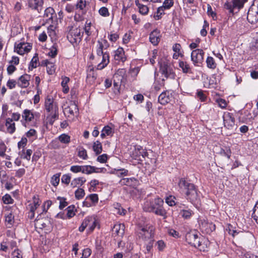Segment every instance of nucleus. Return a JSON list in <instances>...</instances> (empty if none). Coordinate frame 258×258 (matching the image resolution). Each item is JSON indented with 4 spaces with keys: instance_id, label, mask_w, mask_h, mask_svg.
Wrapping results in <instances>:
<instances>
[{
    "instance_id": "obj_1",
    "label": "nucleus",
    "mask_w": 258,
    "mask_h": 258,
    "mask_svg": "<svg viewBox=\"0 0 258 258\" xmlns=\"http://www.w3.org/2000/svg\"><path fill=\"white\" fill-rule=\"evenodd\" d=\"M178 185L180 188L185 190V198L191 203L194 204L200 200V193L194 184L187 182L184 178H181Z\"/></svg>"
},
{
    "instance_id": "obj_2",
    "label": "nucleus",
    "mask_w": 258,
    "mask_h": 258,
    "mask_svg": "<svg viewBox=\"0 0 258 258\" xmlns=\"http://www.w3.org/2000/svg\"><path fill=\"white\" fill-rule=\"evenodd\" d=\"M163 200L159 198L147 200L144 204L143 209L146 212H152L165 218L166 212L163 207Z\"/></svg>"
},
{
    "instance_id": "obj_3",
    "label": "nucleus",
    "mask_w": 258,
    "mask_h": 258,
    "mask_svg": "<svg viewBox=\"0 0 258 258\" xmlns=\"http://www.w3.org/2000/svg\"><path fill=\"white\" fill-rule=\"evenodd\" d=\"M109 44L105 39L97 41L96 46V53L98 56H102V60L97 66V69L101 70L105 68L109 62V55L107 52L103 50L109 47Z\"/></svg>"
},
{
    "instance_id": "obj_4",
    "label": "nucleus",
    "mask_w": 258,
    "mask_h": 258,
    "mask_svg": "<svg viewBox=\"0 0 258 258\" xmlns=\"http://www.w3.org/2000/svg\"><path fill=\"white\" fill-rule=\"evenodd\" d=\"M44 107L46 111L49 113L50 123L53 124L55 119L58 118V106L57 103L51 96H47L45 100Z\"/></svg>"
},
{
    "instance_id": "obj_5",
    "label": "nucleus",
    "mask_w": 258,
    "mask_h": 258,
    "mask_svg": "<svg viewBox=\"0 0 258 258\" xmlns=\"http://www.w3.org/2000/svg\"><path fill=\"white\" fill-rule=\"evenodd\" d=\"M83 33L80 28L72 27L69 31L67 38L72 44L79 43L83 36Z\"/></svg>"
},
{
    "instance_id": "obj_6",
    "label": "nucleus",
    "mask_w": 258,
    "mask_h": 258,
    "mask_svg": "<svg viewBox=\"0 0 258 258\" xmlns=\"http://www.w3.org/2000/svg\"><path fill=\"white\" fill-rule=\"evenodd\" d=\"M247 19L251 24L258 23V1L250 6L247 12Z\"/></svg>"
},
{
    "instance_id": "obj_7",
    "label": "nucleus",
    "mask_w": 258,
    "mask_h": 258,
    "mask_svg": "<svg viewBox=\"0 0 258 258\" xmlns=\"http://www.w3.org/2000/svg\"><path fill=\"white\" fill-rule=\"evenodd\" d=\"M160 64V71L166 79H173L174 74L168 62L163 60L159 62Z\"/></svg>"
},
{
    "instance_id": "obj_8",
    "label": "nucleus",
    "mask_w": 258,
    "mask_h": 258,
    "mask_svg": "<svg viewBox=\"0 0 258 258\" xmlns=\"http://www.w3.org/2000/svg\"><path fill=\"white\" fill-rule=\"evenodd\" d=\"M204 52L202 49L194 50L191 53V60L195 66H199L204 60Z\"/></svg>"
},
{
    "instance_id": "obj_9",
    "label": "nucleus",
    "mask_w": 258,
    "mask_h": 258,
    "mask_svg": "<svg viewBox=\"0 0 258 258\" xmlns=\"http://www.w3.org/2000/svg\"><path fill=\"white\" fill-rule=\"evenodd\" d=\"M200 238L199 232L195 230L189 231L185 235L186 241L188 244L194 247L197 246V243Z\"/></svg>"
},
{
    "instance_id": "obj_10",
    "label": "nucleus",
    "mask_w": 258,
    "mask_h": 258,
    "mask_svg": "<svg viewBox=\"0 0 258 258\" xmlns=\"http://www.w3.org/2000/svg\"><path fill=\"white\" fill-rule=\"evenodd\" d=\"M32 48V46L28 43L24 42H16L15 44V51L20 55L28 53Z\"/></svg>"
},
{
    "instance_id": "obj_11",
    "label": "nucleus",
    "mask_w": 258,
    "mask_h": 258,
    "mask_svg": "<svg viewBox=\"0 0 258 258\" xmlns=\"http://www.w3.org/2000/svg\"><path fill=\"white\" fill-rule=\"evenodd\" d=\"M246 1L247 0H233L231 2L226 3L224 8L228 10L230 13H233L235 9L239 10L242 8Z\"/></svg>"
},
{
    "instance_id": "obj_12",
    "label": "nucleus",
    "mask_w": 258,
    "mask_h": 258,
    "mask_svg": "<svg viewBox=\"0 0 258 258\" xmlns=\"http://www.w3.org/2000/svg\"><path fill=\"white\" fill-rule=\"evenodd\" d=\"M224 126L228 129L232 128L235 124V119L232 114L228 112H225L223 115Z\"/></svg>"
},
{
    "instance_id": "obj_13",
    "label": "nucleus",
    "mask_w": 258,
    "mask_h": 258,
    "mask_svg": "<svg viewBox=\"0 0 258 258\" xmlns=\"http://www.w3.org/2000/svg\"><path fill=\"white\" fill-rule=\"evenodd\" d=\"M79 111L77 105L75 102H71L70 105L63 109V113L68 118H71L75 115Z\"/></svg>"
},
{
    "instance_id": "obj_14",
    "label": "nucleus",
    "mask_w": 258,
    "mask_h": 258,
    "mask_svg": "<svg viewBox=\"0 0 258 258\" xmlns=\"http://www.w3.org/2000/svg\"><path fill=\"white\" fill-rule=\"evenodd\" d=\"M43 0H28V6L32 10L37 11L40 13L42 11Z\"/></svg>"
},
{
    "instance_id": "obj_15",
    "label": "nucleus",
    "mask_w": 258,
    "mask_h": 258,
    "mask_svg": "<svg viewBox=\"0 0 258 258\" xmlns=\"http://www.w3.org/2000/svg\"><path fill=\"white\" fill-rule=\"evenodd\" d=\"M200 225L201 229L207 233H210L215 230V225L212 222H208L205 219L200 221Z\"/></svg>"
},
{
    "instance_id": "obj_16",
    "label": "nucleus",
    "mask_w": 258,
    "mask_h": 258,
    "mask_svg": "<svg viewBox=\"0 0 258 258\" xmlns=\"http://www.w3.org/2000/svg\"><path fill=\"white\" fill-rule=\"evenodd\" d=\"M35 226L40 229L46 228L47 231H50L51 228L50 221L47 219H36Z\"/></svg>"
},
{
    "instance_id": "obj_17",
    "label": "nucleus",
    "mask_w": 258,
    "mask_h": 258,
    "mask_svg": "<svg viewBox=\"0 0 258 258\" xmlns=\"http://www.w3.org/2000/svg\"><path fill=\"white\" fill-rule=\"evenodd\" d=\"M120 182L121 184H124L134 188H136L139 185V181L134 177L123 178Z\"/></svg>"
},
{
    "instance_id": "obj_18",
    "label": "nucleus",
    "mask_w": 258,
    "mask_h": 258,
    "mask_svg": "<svg viewBox=\"0 0 258 258\" xmlns=\"http://www.w3.org/2000/svg\"><path fill=\"white\" fill-rule=\"evenodd\" d=\"M153 227L147 226L143 227L141 229L139 233L140 236H141L143 239L145 240L149 239L151 238L152 235Z\"/></svg>"
},
{
    "instance_id": "obj_19",
    "label": "nucleus",
    "mask_w": 258,
    "mask_h": 258,
    "mask_svg": "<svg viewBox=\"0 0 258 258\" xmlns=\"http://www.w3.org/2000/svg\"><path fill=\"white\" fill-rule=\"evenodd\" d=\"M134 154L135 159L142 160L140 157L142 156L143 158H145L148 155V152L145 149H144L142 147L140 146H136L135 149Z\"/></svg>"
},
{
    "instance_id": "obj_20",
    "label": "nucleus",
    "mask_w": 258,
    "mask_h": 258,
    "mask_svg": "<svg viewBox=\"0 0 258 258\" xmlns=\"http://www.w3.org/2000/svg\"><path fill=\"white\" fill-rule=\"evenodd\" d=\"M31 76L27 74L21 76L18 79L17 84L21 88H27L29 85Z\"/></svg>"
},
{
    "instance_id": "obj_21",
    "label": "nucleus",
    "mask_w": 258,
    "mask_h": 258,
    "mask_svg": "<svg viewBox=\"0 0 258 258\" xmlns=\"http://www.w3.org/2000/svg\"><path fill=\"white\" fill-rule=\"evenodd\" d=\"M150 42L154 45H156L158 44L160 40V31L157 29L153 30L149 36Z\"/></svg>"
},
{
    "instance_id": "obj_22",
    "label": "nucleus",
    "mask_w": 258,
    "mask_h": 258,
    "mask_svg": "<svg viewBox=\"0 0 258 258\" xmlns=\"http://www.w3.org/2000/svg\"><path fill=\"white\" fill-rule=\"evenodd\" d=\"M171 98L172 96H170L169 92L165 91L159 96L158 101L160 104L165 105L171 101Z\"/></svg>"
},
{
    "instance_id": "obj_23",
    "label": "nucleus",
    "mask_w": 258,
    "mask_h": 258,
    "mask_svg": "<svg viewBox=\"0 0 258 258\" xmlns=\"http://www.w3.org/2000/svg\"><path fill=\"white\" fill-rule=\"evenodd\" d=\"M114 59L118 62H124L126 60L124 51L122 48H118L114 52Z\"/></svg>"
},
{
    "instance_id": "obj_24",
    "label": "nucleus",
    "mask_w": 258,
    "mask_h": 258,
    "mask_svg": "<svg viewBox=\"0 0 258 258\" xmlns=\"http://www.w3.org/2000/svg\"><path fill=\"white\" fill-rule=\"evenodd\" d=\"M209 244L210 242L207 239L200 238L197 243V246L195 247L198 248L200 251H205L207 250Z\"/></svg>"
},
{
    "instance_id": "obj_25",
    "label": "nucleus",
    "mask_w": 258,
    "mask_h": 258,
    "mask_svg": "<svg viewBox=\"0 0 258 258\" xmlns=\"http://www.w3.org/2000/svg\"><path fill=\"white\" fill-rule=\"evenodd\" d=\"M83 221H86V227H88V229L90 232L93 231L96 226V220L92 216L86 217Z\"/></svg>"
},
{
    "instance_id": "obj_26",
    "label": "nucleus",
    "mask_w": 258,
    "mask_h": 258,
    "mask_svg": "<svg viewBox=\"0 0 258 258\" xmlns=\"http://www.w3.org/2000/svg\"><path fill=\"white\" fill-rule=\"evenodd\" d=\"M40 204V201L39 199L34 196L33 199V202L30 203L27 206V209L30 212H35V210L38 208Z\"/></svg>"
},
{
    "instance_id": "obj_27",
    "label": "nucleus",
    "mask_w": 258,
    "mask_h": 258,
    "mask_svg": "<svg viewBox=\"0 0 258 258\" xmlns=\"http://www.w3.org/2000/svg\"><path fill=\"white\" fill-rule=\"evenodd\" d=\"M97 168L91 165H82V173L86 174H90L92 173H98L99 171L96 170Z\"/></svg>"
},
{
    "instance_id": "obj_28",
    "label": "nucleus",
    "mask_w": 258,
    "mask_h": 258,
    "mask_svg": "<svg viewBox=\"0 0 258 258\" xmlns=\"http://www.w3.org/2000/svg\"><path fill=\"white\" fill-rule=\"evenodd\" d=\"M89 6V2L86 0H78L76 7L77 9H79L82 11L86 12L88 6Z\"/></svg>"
},
{
    "instance_id": "obj_29",
    "label": "nucleus",
    "mask_w": 258,
    "mask_h": 258,
    "mask_svg": "<svg viewBox=\"0 0 258 258\" xmlns=\"http://www.w3.org/2000/svg\"><path fill=\"white\" fill-rule=\"evenodd\" d=\"M5 125L7 127L8 133L12 134L15 132V123L12 121L10 118H8L6 119Z\"/></svg>"
},
{
    "instance_id": "obj_30",
    "label": "nucleus",
    "mask_w": 258,
    "mask_h": 258,
    "mask_svg": "<svg viewBox=\"0 0 258 258\" xmlns=\"http://www.w3.org/2000/svg\"><path fill=\"white\" fill-rule=\"evenodd\" d=\"M86 181V179L83 177L75 178L72 180L70 185L73 188L76 187L79 185L82 186Z\"/></svg>"
},
{
    "instance_id": "obj_31",
    "label": "nucleus",
    "mask_w": 258,
    "mask_h": 258,
    "mask_svg": "<svg viewBox=\"0 0 258 258\" xmlns=\"http://www.w3.org/2000/svg\"><path fill=\"white\" fill-rule=\"evenodd\" d=\"M125 226L123 224H118L114 226L113 231L118 235L122 236L124 233Z\"/></svg>"
},
{
    "instance_id": "obj_32",
    "label": "nucleus",
    "mask_w": 258,
    "mask_h": 258,
    "mask_svg": "<svg viewBox=\"0 0 258 258\" xmlns=\"http://www.w3.org/2000/svg\"><path fill=\"white\" fill-rule=\"evenodd\" d=\"M34 114L31 110L25 109L22 114V118L26 122L31 121L34 118Z\"/></svg>"
},
{
    "instance_id": "obj_33",
    "label": "nucleus",
    "mask_w": 258,
    "mask_h": 258,
    "mask_svg": "<svg viewBox=\"0 0 258 258\" xmlns=\"http://www.w3.org/2000/svg\"><path fill=\"white\" fill-rule=\"evenodd\" d=\"M113 134V132L112 129L108 125L105 126L103 127L101 131V133L100 135L102 139L105 138L107 136H112Z\"/></svg>"
},
{
    "instance_id": "obj_34",
    "label": "nucleus",
    "mask_w": 258,
    "mask_h": 258,
    "mask_svg": "<svg viewBox=\"0 0 258 258\" xmlns=\"http://www.w3.org/2000/svg\"><path fill=\"white\" fill-rule=\"evenodd\" d=\"M54 14V10L51 7L45 9L44 14V17L47 18V20H52L53 16Z\"/></svg>"
},
{
    "instance_id": "obj_35",
    "label": "nucleus",
    "mask_w": 258,
    "mask_h": 258,
    "mask_svg": "<svg viewBox=\"0 0 258 258\" xmlns=\"http://www.w3.org/2000/svg\"><path fill=\"white\" fill-rule=\"evenodd\" d=\"M179 66L181 68L183 73H191V69L189 65L186 61H180Z\"/></svg>"
},
{
    "instance_id": "obj_36",
    "label": "nucleus",
    "mask_w": 258,
    "mask_h": 258,
    "mask_svg": "<svg viewBox=\"0 0 258 258\" xmlns=\"http://www.w3.org/2000/svg\"><path fill=\"white\" fill-rule=\"evenodd\" d=\"M194 214V212L190 209L188 210H181L179 213V215L184 219H189L190 217Z\"/></svg>"
},
{
    "instance_id": "obj_37",
    "label": "nucleus",
    "mask_w": 258,
    "mask_h": 258,
    "mask_svg": "<svg viewBox=\"0 0 258 258\" xmlns=\"http://www.w3.org/2000/svg\"><path fill=\"white\" fill-rule=\"evenodd\" d=\"M38 54L36 53L30 62L29 69L32 70L34 68H36L38 66Z\"/></svg>"
},
{
    "instance_id": "obj_38",
    "label": "nucleus",
    "mask_w": 258,
    "mask_h": 258,
    "mask_svg": "<svg viewBox=\"0 0 258 258\" xmlns=\"http://www.w3.org/2000/svg\"><path fill=\"white\" fill-rule=\"evenodd\" d=\"M93 151L96 154H100L102 151V144L99 141L95 142L93 146Z\"/></svg>"
},
{
    "instance_id": "obj_39",
    "label": "nucleus",
    "mask_w": 258,
    "mask_h": 258,
    "mask_svg": "<svg viewBox=\"0 0 258 258\" xmlns=\"http://www.w3.org/2000/svg\"><path fill=\"white\" fill-rule=\"evenodd\" d=\"M206 63L207 67L211 69H215L217 67V64L215 62L214 58L211 56H208L206 59Z\"/></svg>"
},
{
    "instance_id": "obj_40",
    "label": "nucleus",
    "mask_w": 258,
    "mask_h": 258,
    "mask_svg": "<svg viewBox=\"0 0 258 258\" xmlns=\"http://www.w3.org/2000/svg\"><path fill=\"white\" fill-rule=\"evenodd\" d=\"M70 79L68 77H64L62 78V81L61 82V86L63 88V92L64 93H68L69 91V88L67 85L68 83L69 82Z\"/></svg>"
},
{
    "instance_id": "obj_41",
    "label": "nucleus",
    "mask_w": 258,
    "mask_h": 258,
    "mask_svg": "<svg viewBox=\"0 0 258 258\" xmlns=\"http://www.w3.org/2000/svg\"><path fill=\"white\" fill-rule=\"evenodd\" d=\"M33 151L31 149H28L25 152L24 150L23 149L22 151V153L20 154L21 157L26 159L27 160L29 161L30 159L31 154Z\"/></svg>"
},
{
    "instance_id": "obj_42",
    "label": "nucleus",
    "mask_w": 258,
    "mask_h": 258,
    "mask_svg": "<svg viewBox=\"0 0 258 258\" xmlns=\"http://www.w3.org/2000/svg\"><path fill=\"white\" fill-rule=\"evenodd\" d=\"M58 140L61 143L68 144L70 142V137L63 134L58 137Z\"/></svg>"
},
{
    "instance_id": "obj_43",
    "label": "nucleus",
    "mask_w": 258,
    "mask_h": 258,
    "mask_svg": "<svg viewBox=\"0 0 258 258\" xmlns=\"http://www.w3.org/2000/svg\"><path fill=\"white\" fill-rule=\"evenodd\" d=\"M166 10L164 7L161 6L157 9L156 15L154 16L156 20H159L161 18V16L164 14V11Z\"/></svg>"
},
{
    "instance_id": "obj_44",
    "label": "nucleus",
    "mask_w": 258,
    "mask_h": 258,
    "mask_svg": "<svg viewBox=\"0 0 258 258\" xmlns=\"http://www.w3.org/2000/svg\"><path fill=\"white\" fill-rule=\"evenodd\" d=\"M75 197L77 199L80 200L84 197L85 196V191L82 188H78L75 191Z\"/></svg>"
},
{
    "instance_id": "obj_45",
    "label": "nucleus",
    "mask_w": 258,
    "mask_h": 258,
    "mask_svg": "<svg viewBox=\"0 0 258 258\" xmlns=\"http://www.w3.org/2000/svg\"><path fill=\"white\" fill-rule=\"evenodd\" d=\"M252 217L256 223L258 224V202L255 204L253 208Z\"/></svg>"
},
{
    "instance_id": "obj_46",
    "label": "nucleus",
    "mask_w": 258,
    "mask_h": 258,
    "mask_svg": "<svg viewBox=\"0 0 258 258\" xmlns=\"http://www.w3.org/2000/svg\"><path fill=\"white\" fill-rule=\"evenodd\" d=\"M78 155L79 157L84 160H86L88 158L87 151L83 148L79 149Z\"/></svg>"
},
{
    "instance_id": "obj_47",
    "label": "nucleus",
    "mask_w": 258,
    "mask_h": 258,
    "mask_svg": "<svg viewBox=\"0 0 258 258\" xmlns=\"http://www.w3.org/2000/svg\"><path fill=\"white\" fill-rule=\"evenodd\" d=\"M60 174H56L51 177V183L53 186H57L59 182Z\"/></svg>"
},
{
    "instance_id": "obj_48",
    "label": "nucleus",
    "mask_w": 258,
    "mask_h": 258,
    "mask_svg": "<svg viewBox=\"0 0 258 258\" xmlns=\"http://www.w3.org/2000/svg\"><path fill=\"white\" fill-rule=\"evenodd\" d=\"M99 14L104 17H108L109 16V13L107 8L103 7L99 10Z\"/></svg>"
},
{
    "instance_id": "obj_49",
    "label": "nucleus",
    "mask_w": 258,
    "mask_h": 258,
    "mask_svg": "<svg viewBox=\"0 0 258 258\" xmlns=\"http://www.w3.org/2000/svg\"><path fill=\"white\" fill-rule=\"evenodd\" d=\"M138 9L139 10L140 13L143 15H146L148 13L149 8L146 5H142L138 8Z\"/></svg>"
},
{
    "instance_id": "obj_50",
    "label": "nucleus",
    "mask_w": 258,
    "mask_h": 258,
    "mask_svg": "<svg viewBox=\"0 0 258 258\" xmlns=\"http://www.w3.org/2000/svg\"><path fill=\"white\" fill-rule=\"evenodd\" d=\"M14 217L12 213L8 214L5 217V221L10 226H12L14 223Z\"/></svg>"
},
{
    "instance_id": "obj_51",
    "label": "nucleus",
    "mask_w": 258,
    "mask_h": 258,
    "mask_svg": "<svg viewBox=\"0 0 258 258\" xmlns=\"http://www.w3.org/2000/svg\"><path fill=\"white\" fill-rule=\"evenodd\" d=\"M71 176L69 174H64L61 177V182L67 185L69 184L71 181Z\"/></svg>"
},
{
    "instance_id": "obj_52",
    "label": "nucleus",
    "mask_w": 258,
    "mask_h": 258,
    "mask_svg": "<svg viewBox=\"0 0 258 258\" xmlns=\"http://www.w3.org/2000/svg\"><path fill=\"white\" fill-rule=\"evenodd\" d=\"M70 171L74 173L82 172V165H73L70 168Z\"/></svg>"
},
{
    "instance_id": "obj_53",
    "label": "nucleus",
    "mask_w": 258,
    "mask_h": 258,
    "mask_svg": "<svg viewBox=\"0 0 258 258\" xmlns=\"http://www.w3.org/2000/svg\"><path fill=\"white\" fill-rule=\"evenodd\" d=\"M173 0H165L163 4V6L166 10H168L173 6Z\"/></svg>"
},
{
    "instance_id": "obj_54",
    "label": "nucleus",
    "mask_w": 258,
    "mask_h": 258,
    "mask_svg": "<svg viewBox=\"0 0 258 258\" xmlns=\"http://www.w3.org/2000/svg\"><path fill=\"white\" fill-rule=\"evenodd\" d=\"M3 202L5 204H10L13 203V200L12 199L11 197L8 195L6 194L3 197Z\"/></svg>"
},
{
    "instance_id": "obj_55",
    "label": "nucleus",
    "mask_w": 258,
    "mask_h": 258,
    "mask_svg": "<svg viewBox=\"0 0 258 258\" xmlns=\"http://www.w3.org/2000/svg\"><path fill=\"white\" fill-rule=\"evenodd\" d=\"M27 143V139L26 138L24 137L22 138L21 141L18 143V147L19 149L22 148L24 149V148L25 147Z\"/></svg>"
},
{
    "instance_id": "obj_56",
    "label": "nucleus",
    "mask_w": 258,
    "mask_h": 258,
    "mask_svg": "<svg viewBox=\"0 0 258 258\" xmlns=\"http://www.w3.org/2000/svg\"><path fill=\"white\" fill-rule=\"evenodd\" d=\"M174 199V197L169 196L166 198L165 202L169 206H173L175 205Z\"/></svg>"
},
{
    "instance_id": "obj_57",
    "label": "nucleus",
    "mask_w": 258,
    "mask_h": 258,
    "mask_svg": "<svg viewBox=\"0 0 258 258\" xmlns=\"http://www.w3.org/2000/svg\"><path fill=\"white\" fill-rule=\"evenodd\" d=\"M91 253V249L89 248H86L83 250L81 258H88L90 256Z\"/></svg>"
},
{
    "instance_id": "obj_58",
    "label": "nucleus",
    "mask_w": 258,
    "mask_h": 258,
    "mask_svg": "<svg viewBox=\"0 0 258 258\" xmlns=\"http://www.w3.org/2000/svg\"><path fill=\"white\" fill-rule=\"evenodd\" d=\"M26 136L27 138H31L37 137V132L34 129H30L26 133Z\"/></svg>"
},
{
    "instance_id": "obj_59",
    "label": "nucleus",
    "mask_w": 258,
    "mask_h": 258,
    "mask_svg": "<svg viewBox=\"0 0 258 258\" xmlns=\"http://www.w3.org/2000/svg\"><path fill=\"white\" fill-rule=\"evenodd\" d=\"M74 206H69L67 208V216L69 218H72L75 215V212L74 211Z\"/></svg>"
},
{
    "instance_id": "obj_60",
    "label": "nucleus",
    "mask_w": 258,
    "mask_h": 258,
    "mask_svg": "<svg viewBox=\"0 0 258 258\" xmlns=\"http://www.w3.org/2000/svg\"><path fill=\"white\" fill-rule=\"evenodd\" d=\"M17 84L16 81L14 80H9L7 83V86L10 89H13L16 87Z\"/></svg>"
},
{
    "instance_id": "obj_61",
    "label": "nucleus",
    "mask_w": 258,
    "mask_h": 258,
    "mask_svg": "<svg viewBox=\"0 0 258 258\" xmlns=\"http://www.w3.org/2000/svg\"><path fill=\"white\" fill-rule=\"evenodd\" d=\"M140 71L139 67H136L130 70V74L132 77H136Z\"/></svg>"
},
{
    "instance_id": "obj_62",
    "label": "nucleus",
    "mask_w": 258,
    "mask_h": 258,
    "mask_svg": "<svg viewBox=\"0 0 258 258\" xmlns=\"http://www.w3.org/2000/svg\"><path fill=\"white\" fill-rule=\"evenodd\" d=\"M7 70L8 74L10 75H12L16 70V68L13 64H10V65L8 67Z\"/></svg>"
},
{
    "instance_id": "obj_63",
    "label": "nucleus",
    "mask_w": 258,
    "mask_h": 258,
    "mask_svg": "<svg viewBox=\"0 0 258 258\" xmlns=\"http://www.w3.org/2000/svg\"><path fill=\"white\" fill-rule=\"evenodd\" d=\"M57 51L56 47L53 45L49 52L48 55L52 57H54L57 54Z\"/></svg>"
},
{
    "instance_id": "obj_64",
    "label": "nucleus",
    "mask_w": 258,
    "mask_h": 258,
    "mask_svg": "<svg viewBox=\"0 0 258 258\" xmlns=\"http://www.w3.org/2000/svg\"><path fill=\"white\" fill-rule=\"evenodd\" d=\"M13 258H23L21 251L19 249H15L13 252Z\"/></svg>"
}]
</instances>
